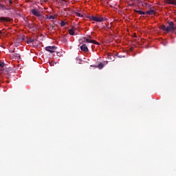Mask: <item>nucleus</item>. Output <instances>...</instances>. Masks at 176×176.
Listing matches in <instances>:
<instances>
[{"label":"nucleus","instance_id":"1","mask_svg":"<svg viewBox=\"0 0 176 176\" xmlns=\"http://www.w3.org/2000/svg\"><path fill=\"white\" fill-rule=\"evenodd\" d=\"M87 19H89L91 21H96L97 23H102L105 21V19L100 16H87Z\"/></svg>","mask_w":176,"mask_h":176},{"label":"nucleus","instance_id":"2","mask_svg":"<svg viewBox=\"0 0 176 176\" xmlns=\"http://www.w3.org/2000/svg\"><path fill=\"white\" fill-rule=\"evenodd\" d=\"M168 25L166 26L167 32H174V22L169 21Z\"/></svg>","mask_w":176,"mask_h":176},{"label":"nucleus","instance_id":"3","mask_svg":"<svg viewBox=\"0 0 176 176\" xmlns=\"http://www.w3.org/2000/svg\"><path fill=\"white\" fill-rule=\"evenodd\" d=\"M156 12H155V7L151 6L148 8V10L146 12V14L148 16H153Z\"/></svg>","mask_w":176,"mask_h":176},{"label":"nucleus","instance_id":"4","mask_svg":"<svg viewBox=\"0 0 176 176\" xmlns=\"http://www.w3.org/2000/svg\"><path fill=\"white\" fill-rule=\"evenodd\" d=\"M46 52H49L50 53H54V50H57V47L53 46H47L45 48Z\"/></svg>","mask_w":176,"mask_h":176},{"label":"nucleus","instance_id":"5","mask_svg":"<svg viewBox=\"0 0 176 176\" xmlns=\"http://www.w3.org/2000/svg\"><path fill=\"white\" fill-rule=\"evenodd\" d=\"M13 19L9 17L0 16V23H10Z\"/></svg>","mask_w":176,"mask_h":176},{"label":"nucleus","instance_id":"6","mask_svg":"<svg viewBox=\"0 0 176 176\" xmlns=\"http://www.w3.org/2000/svg\"><path fill=\"white\" fill-rule=\"evenodd\" d=\"M86 42L88 43H94V45H100V43L97 42L95 40H91V36H89L88 38H86Z\"/></svg>","mask_w":176,"mask_h":176},{"label":"nucleus","instance_id":"7","mask_svg":"<svg viewBox=\"0 0 176 176\" xmlns=\"http://www.w3.org/2000/svg\"><path fill=\"white\" fill-rule=\"evenodd\" d=\"M32 13L36 17H41V16H42V14L37 9L32 10Z\"/></svg>","mask_w":176,"mask_h":176},{"label":"nucleus","instance_id":"8","mask_svg":"<svg viewBox=\"0 0 176 176\" xmlns=\"http://www.w3.org/2000/svg\"><path fill=\"white\" fill-rule=\"evenodd\" d=\"M80 50H82V52H89V48L87 47V45L86 44H83L80 47Z\"/></svg>","mask_w":176,"mask_h":176},{"label":"nucleus","instance_id":"9","mask_svg":"<svg viewBox=\"0 0 176 176\" xmlns=\"http://www.w3.org/2000/svg\"><path fill=\"white\" fill-rule=\"evenodd\" d=\"M76 30V28H75L74 27H72V28H71L70 30H69V35H75V31Z\"/></svg>","mask_w":176,"mask_h":176},{"label":"nucleus","instance_id":"10","mask_svg":"<svg viewBox=\"0 0 176 176\" xmlns=\"http://www.w3.org/2000/svg\"><path fill=\"white\" fill-rule=\"evenodd\" d=\"M135 13H138V14L140 15H144L146 14V12L140 10H134Z\"/></svg>","mask_w":176,"mask_h":176},{"label":"nucleus","instance_id":"11","mask_svg":"<svg viewBox=\"0 0 176 176\" xmlns=\"http://www.w3.org/2000/svg\"><path fill=\"white\" fill-rule=\"evenodd\" d=\"M166 3H168L169 5L176 6V0H166Z\"/></svg>","mask_w":176,"mask_h":176},{"label":"nucleus","instance_id":"12","mask_svg":"<svg viewBox=\"0 0 176 176\" xmlns=\"http://www.w3.org/2000/svg\"><path fill=\"white\" fill-rule=\"evenodd\" d=\"M142 6H143V8H147L148 9H149V8L152 6V5L147 3H142Z\"/></svg>","mask_w":176,"mask_h":176},{"label":"nucleus","instance_id":"13","mask_svg":"<svg viewBox=\"0 0 176 176\" xmlns=\"http://www.w3.org/2000/svg\"><path fill=\"white\" fill-rule=\"evenodd\" d=\"M0 8H1L2 10H10V8H8L6 5L0 4Z\"/></svg>","mask_w":176,"mask_h":176},{"label":"nucleus","instance_id":"14","mask_svg":"<svg viewBox=\"0 0 176 176\" xmlns=\"http://www.w3.org/2000/svg\"><path fill=\"white\" fill-rule=\"evenodd\" d=\"M5 65H6V64H5V63H0V71H3V68H5Z\"/></svg>","mask_w":176,"mask_h":176},{"label":"nucleus","instance_id":"15","mask_svg":"<svg viewBox=\"0 0 176 176\" xmlns=\"http://www.w3.org/2000/svg\"><path fill=\"white\" fill-rule=\"evenodd\" d=\"M96 68H98L99 69H102L104 68V63H101L98 65L96 66Z\"/></svg>","mask_w":176,"mask_h":176},{"label":"nucleus","instance_id":"16","mask_svg":"<svg viewBox=\"0 0 176 176\" xmlns=\"http://www.w3.org/2000/svg\"><path fill=\"white\" fill-rule=\"evenodd\" d=\"M160 29L162 30V31H166L167 32V27L165 25H161Z\"/></svg>","mask_w":176,"mask_h":176},{"label":"nucleus","instance_id":"17","mask_svg":"<svg viewBox=\"0 0 176 176\" xmlns=\"http://www.w3.org/2000/svg\"><path fill=\"white\" fill-rule=\"evenodd\" d=\"M35 40H34V38H28L27 39V43L30 44V43H32L34 42Z\"/></svg>","mask_w":176,"mask_h":176},{"label":"nucleus","instance_id":"18","mask_svg":"<svg viewBox=\"0 0 176 176\" xmlns=\"http://www.w3.org/2000/svg\"><path fill=\"white\" fill-rule=\"evenodd\" d=\"M47 19H49V20H54V16L51 15L49 16V15H47Z\"/></svg>","mask_w":176,"mask_h":176},{"label":"nucleus","instance_id":"19","mask_svg":"<svg viewBox=\"0 0 176 176\" xmlns=\"http://www.w3.org/2000/svg\"><path fill=\"white\" fill-rule=\"evenodd\" d=\"M67 24V22L62 21L60 23V27H64Z\"/></svg>","mask_w":176,"mask_h":176},{"label":"nucleus","instance_id":"20","mask_svg":"<svg viewBox=\"0 0 176 176\" xmlns=\"http://www.w3.org/2000/svg\"><path fill=\"white\" fill-rule=\"evenodd\" d=\"M8 2L9 3V5H12L13 4V1L12 0H7L6 1V3H8Z\"/></svg>","mask_w":176,"mask_h":176},{"label":"nucleus","instance_id":"21","mask_svg":"<svg viewBox=\"0 0 176 176\" xmlns=\"http://www.w3.org/2000/svg\"><path fill=\"white\" fill-rule=\"evenodd\" d=\"M76 16H78V17H83V15H82V14L77 12L76 13Z\"/></svg>","mask_w":176,"mask_h":176},{"label":"nucleus","instance_id":"22","mask_svg":"<svg viewBox=\"0 0 176 176\" xmlns=\"http://www.w3.org/2000/svg\"><path fill=\"white\" fill-rule=\"evenodd\" d=\"M7 8L8 9H10V10L13 9V7H12L11 4H9L8 6H7Z\"/></svg>","mask_w":176,"mask_h":176},{"label":"nucleus","instance_id":"23","mask_svg":"<svg viewBox=\"0 0 176 176\" xmlns=\"http://www.w3.org/2000/svg\"><path fill=\"white\" fill-rule=\"evenodd\" d=\"M15 57H20V54H14Z\"/></svg>","mask_w":176,"mask_h":176},{"label":"nucleus","instance_id":"24","mask_svg":"<svg viewBox=\"0 0 176 176\" xmlns=\"http://www.w3.org/2000/svg\"><path fill=\"white\" fill-rule=\"evenodd\" d=\"M175 30H176V26H175V23H174V32H175Z\"/></svg>","mask_w":176,"mask_h":176},{"label":"nucleus","instance_id":"25","mask_svg":"<svg viewBox=\"0 0 176 176\" xmlns=\"http://www.w3.org/2000/svg\"><path fill=\"white\" fill-rule=\"evenodd\" d=\"M133 36H134V38H137V34L135 33V34H133Z\"/></svg>","mask_w":176,"mask_h":176},{"label":"nucleus","instance_id":"26","mask_svg":"<svg viewBox=\"0 0 176 176\" xmlns=\"http://www.w3.org/2000/svg\"><path fill=\"white\" fill-rule=\"evenodd\" d=\"M2 34V31L1 30H0V35Z\"/></svg>","mask_w":176,"mask_h":176},{"label":"nucleus","instance_id":"27","mask_svg":"<svg viewBox=\"0 0 176 176\" xmlns=\"http://www.w3.org/2000/svg\"><path fill=\"white\" fill-rule=\"evenodd\" d=\"M130 50L132 51V50H133V48H130Z\"/></svg>","mask_w":176,"mask_h":176},{"label":"nucleus","instance_id":"28","mask_svg":"<svg viewBox=\"0 0 176 176\" xmlns=\"http://www.w3.org/2000/svg\"><path fill=\"white\" fill-rule=\"evenodd\" d=\"M63 1V2H65V0H62Z\"/></svg>","mask_w":176,"mask_h":176}]
</instances>
